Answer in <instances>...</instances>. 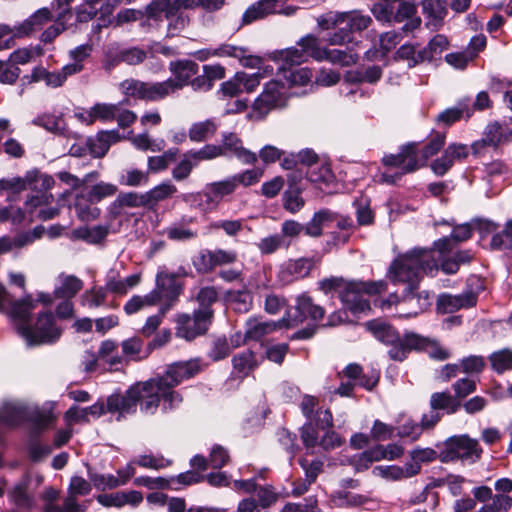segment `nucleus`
<instances>
[{"instance_id":"1","label":"nucleus","mask_w":512,"mask_h":512,"mask_svg":"<svg viewBox=\"0 0 512 512\" xmlns=\"http://www.w3.org/2000/svg\"><path fill=\"white\" fill-rule=\"evenodd\" d=\"M34 309L35 302L31 295H27L14 302L7 314L29 346L56 343L62 335V328L58 326L55 316L50 311L40 312L35 322L31 323L30 316Z\"/></svg>"},{"instance_id":"2","label":"nucleus","mask_w":512,"mask_h":512,"mask_svg":"<svg viewBox=\"0 0 512 512\" xmlns=\"http://www.w3.org/2000/svg\"><path fill=\"white\" fill-rule=\"evenodd\" d=\"M316 21L320 30L328 31L325 40L330 46L354 43V35L367 30L373 23L372 17L361 10L328 11Z\"/></svg>"},{"instance_id":"3","label":"nucleus","mask_w":512,"mask_h":512,"mask_svg":"<svg viewBox=\"0 0 512 512\" xmlns=\"http://www.w3.org/2000/svg\"><path fill=\"white\" fill-rule=\"evenodd\" d=\"M438 269L432 249L413 248L392 261L387 277L394 284H407L413 289L419 285L423 274L434 275Z\"/></svg>"},{"instance_id":"4","label":"nucleus","mask_w":512,"mask_h":512,"mask_svg":"<svg viewBox=\"0 0 512 512\" xmlns=\"http://www.w3.org/2000/svg\"><path fill=\"white\" fill-rule=\"evenodd\" d=\"M370 11L383 25L402 24L405 34L413 33L422 23L417 5L410 0H378L372 4Z\"/></svg>"},{"instance_id":"5","label":"nucleus","mask_w":512,"mask_h":512,"mask_svg":"<svg viewBox=\"0 0 512 512\" xmlns=\"http://www.w3.org/2000/svg\"><path fill=\"white\" fill-rule=\"evenodd\" d=\"M419 153V144L417 142H408L401 145L397 153L385 154L381 162L387 170L379 174L380 181L393 185L404 175L419 170L423 167Z\"/></svg>"},{"instance_id":"6","label":"nucleus","mask_w":512,"mask_h":512,"mask_svg":"<svg viewBox=\"0 0 512 512\" xmlns=\"http://www.w3.org/2000/svg\"><path fill=\"white\" fill-rule=\"evenodd\" d=\"M386 290L387 283L384 280H349L343 291L341 302L353 314L366 313L371 310L367 297L381 294Z\"/></svg>"},{"instance_id":"7","label":"nucleus","mask_w":512,"mask_h":512,"mask_svg":"<svg viewBox=\"0 0 512 512\" xmlns=\"http://www.w3.org/2000/svg\"><path fill=\"white\" fill-rule=\"evenodd\" d=\"M325 46L321 45L319 37L307 34L297 41V46L276 51L274 60L289 65H300L309 58L317 62L324 61Z\"/></svg>"},{"instance_id":"8","label":"nucleus","mask_w":512,"mask_h":512,"mask_svg":"<svg viewBox=\"0 0 512 512\" xmlns=\"http://www.w3.org/2000/svg\"><path fill=\"white\" fill-rule=\"evenodd\" d=\"M23 421L30 423L31 436H37L52 424L54 417L50 411L45 409L37 408L25 411L9 403H2V425L17 426Z\"/></svg>"},{"instance_id":"9","label":"nucleus","mask_w":512,"mask_h":512,"mask_svg":"<svg viewBox=\"0 0 512 512\" xmlns=\"http://www.w3.org/2000/svg\"><path fill=\"white\" fill-rule=\"evenodd\" d=\"M187 271L184 267H180L176 273H170L161 270L155 278V288L164 301L161 307V314H165L179 299L183 292V282L179 277L186 276Z\"/></svg>"},{"instance_id":"10","label":"nucleus","mask_w":512,"mask_h":512,"mask_svg":"<svg viewBox=\"0 0 512 512\" xmlns=\"http://www.w3.org/2000/svg\"><path fill=\"white\" fill-rule=\"evenodd\" d=\"M212 322V313L208 310H195L192 315L182 313L176 318V335L193 340L207 332Z\"/></svg>"},{"instance_id":"11","label":"nucleus","mask_w":512,"mask_h":512,"mask_svg":"<svg viewBox=\"0 0 512 512\" xmlns=\"http://www.w3.org/2000/svg\"><path fill=\"white\" fill-rule=\"evenodd\" d=\"M120 88L127 97L148 102H158L169 97L163 81L145 82L130 78L121 82Z\"/></svg>"},{"instance_id":"12","label":"nucleus","mask_w":512,"mask_h":512,"mask_svg":"<svg viewBox=\"0 0 512 512\" xmlns=\"http://www.w3.org/2000/svg\"><path fill=\"white\" fill-rule=\"evenodd\" d=\"M512 141V120L493 122L486 126L483 137L471 145L474 155H481L484 148H498L501 144Z\"/></svg>"},{"instance_id":"13","label":"nucleus","mask_w":512,"mask_h":512,"mask_svg":"<svg viewBox=\"0 0 512 512\" xmlns=\"http://www.w3.org/2000/svg\"><path fill=\"white\" fill-rule=\"evenodd\" d=\"M169 71L174 76L165 81L169 96L189 86L192 78L199 72V65L190 59H177L169 63Z\"/></svg>"},{"instance_id":"14","label":"nucleus","mask_w":512,"mask_h":512,"mask_svg":"<svg viewBox=\"0 0 512 512\" xmlns=\"http://www.w3.org/2000/svg\"><path fill=\"white\" fill-rule=\"evenodd\" d=\"M295 311V315H291L290 312L287 311L283 316L288 320L289 326H287V328H294L302 324L306 319L320 321L325 315V309L315 304L313 298L307 292H303L296 297Z\"/></svg>"},{"instance_id":"15","label":"nucleus","mask_w":512,"mask_h":512,"mask_svg":"<svg viewBox=\"0 0 512 512\" xmlns=\"http://www.w3.org/2000/svg\"><path fill=\"white\" fill-rule=\"evenodd\" d=\"M137 390V404L140 403V410L145 414H154L161 402V379L158 376L146 381L135 383Z\"/></svg>"},{"instance_id":"16","label":"nucleus","mask_w":512,"mask_h":512,"mask_svg":"<svg viewBox=\"0 0 512 512\" xmlns=\"http://www.w3.org/2000/svg\"><path fill=\"white\" fill-rule=\"evenodd\" d=\"M468 155L467 145L452 143L444 149L440 157L431 162L430 169L436 176H444L455 163L464 161Z\"/></svg>"},{"instance_id":"17","label":"nucleus","mask_w":512,"mask_h":512,"mask_svg":"<svg viewBox=\"0 0 512 512\" xmlns=\"http://www.w3.org/2000/svg\"><path fill=\"white\" fill-rule=\"evenodd\" d=\"M428 341L424 336H421L417 333L407 332L403 335V337L399 336L397 341L393 342V344H389L388 347V356L393 361H404L411 351H420Z\"/></svg>"},{"instance_id":"18","label":"nucleus","mask_w":512,"mask_h":512,"mask_svg":"<svg viewBox=\"0 0 512 512\" xmlns=\"http://www.w3.org/2000/svg\"><path fill=\"white\" fill-rule=\"evenodd\" d=\"M478 295L469 289L458 295L449 293L440 294L437 298V310L442 314L455 313L461 309H469L476 306Z\"/></svg>"},{"instance_id":"19","label":"nucleus","mask_w":512,"mask_h":512,"mask_svg":"<svg viewBox=\"0 0 512 512\" xmlns=\"http://www.w3.org/2000/svg\"><path fill=\"white\" fill-rule=\"evenodd\" d=\"M52 18V13L48 8L44 7L38 9L18 27L11 28L8 25L2 24V38L7 35L16 37L28 36L31 33L42 29V27L50 22Z\"/></svg>"},{"instance_id":"20","label":"nucleus","mask_w":512,"mask_h":512,"mask_svg":"<svg viewBox=\"0 0 512 512\" xmlns=\"http://www.w3.org/2000/svg\"><path fill=\"white\" fill-rule=\"evenodd\" d=\"M284 104V86L278 81H270L266 83L263 92L254 101L253 109L260 114H267L270 110Z\"/></svg>"},{"instance_id":"21","label":"nucleus","mask_w":512,"mask_h":512,"mask_svg":"<svg viewBox=\"0 0 512 512\" xmlns=\"http://www.w3.org/2000/svg\"><path fill=\"white\" fill-rule=\"evenodd\" d=\"M214 54L219 58L236 59L245 68L259 69L263 64V59L260 56L251 54L248 48L229 43H222L214 48Z\"/></svg>"},{"instance_id":"22","label":"nucleus","mask_w":512,"mask_h":512,"mask_svg":"<svg viewBox=\"0 0 512 512\" xmlns=\"http://www.w3.org/2000/svg\"><path fill=\"white\" fill-rule=\"evenodd\" d=\"M137 394L135 384L130 386L123 394H111L107 397V412L118 413V420L126 415L134 414L137 410Z\"/></svg>"},{"instance_id":"23","label":"nucleus","mask_w":512,"mask_h":512,"mask_svg":"<svg viewBox=\"0 0 512 512\" xmlns=\"http://www.w3.org/2000/svg\"><path fill=\"white\" fill-rule=\"evenodd\" d=\"M201 371L198 360H188L174 362L167 366L163 375H158L159 379H164L165 382L178 386L184 380H188L196 376Z\"/></svg>"},{"instance_id":"24","label":"nucleus","mask_w":512,"mask_h":512,"mask_svg":"<svg viewBox=\"0 0 512 512\" xmlns=\"http://www.w3.org/2000/svg\"><path fill=\"white\" fill-rule=\"evenodd\" d=\"M287 321L286 317L278 321H263L261 318L251 317L246 321L244 338L246 341H259L277 329L287 328Z\"/></svg>"},{"instance_id":"25","label":"nucleus","mask_w":512,"mask_h":512,"mask_svg":"<svg viewBox=\"0 0 512 512\" xmlns=\"http://www.w3.org/2000/svg\"><path fill=\"white\" fill-rule=\"evenodd\" d=\"M315 265L313 257H300L290 259L282 266L279 278L282 282L288 284L293 281L307 277Z\"/></svg>"},{"instance_id":"26","label":"nucleus","mask_w":512,"mask_h":512,"mask_svg":"<svg viewBox=\"0 0 512 512\" xmlns=\"http://www.w3.org/2000/svg\"><path fill=\"white\" fill-rule=\"evenodd\" d=\"M450 448L451 452L454 453L457 458L471 463L478 461L483 452L478 441L467 435H462L452 439Z\"/></svg>"},{"instance_id":"27","label":"nucleus","mask_w":512,"mask_h":512,"mask_svg":"<svg viewBox=\"0 0 512 512\" xmlns=\"http://www.w3.org/2000/svg\"><path fill=\"white\" fill-rule=\"evenodd\" d=\"M237 187L232 176L205 186V204L216 207L224 197L232 195Z\"/></svg>"},{"instance_id":"28","label":"nucleus","mask_w":512,"mask_h":512,"mask_svg":"<svg viewBox=\"0 0 512 512\" xmlns=\"http://www.w3.org/2000/svg\"><path fill=\"white\" fill-rule=\"evenodd\" d=\"M299 181H301V175L290 173L288 175L289 186L283 194V207L292 214L300 211L305 205V200L301 196L303 189L298 185Z\"/></svg>"},{"instance_id":"29","label":"nucleus","mask_w":512,"mask_h":512,"mask_svg":"<svg viewBox=\"0 0 512 512\" xmlns=\"http://www.w3.org/2000/svg\"><path fill=\"white\" fill-rule=\"evenodd\" d=\"M219 146L223 148L224 155L230 152L244 164H254L257 161V155L244 148L241 139L235 133L224 134Z\"/></svg>"},{"instance_id":"30","label":"nucleus","mask_w":512,"mask_h":512,"mask_svg":"<svg viewBox=\"0 0 512 512\" xmlns=\"http://www.w3.org/2000/svg\"><path fill=\"white\" fill-rule=\"evenodd\" d=\"M237 259L238 255L234 250H206L200 255L201 267L199 269L209 271L216 266L233 264Z\"/></svg>"},{"instance_id":"31","label":"nucleus","mask_w":512,"mask_h":512,"mask_svg":"<svg viewBox=\"0 0 512 512\" xmlns=\"http://www.w3.org/2000/svg\"><path fill=\"white\" fill-rule=\"evenodd\" d=\"M119 141L120 135L117 130L101 131L95 138H90L87 145L93 157L102 158L106 155L110 146Z\"/></svg>"},{"instance_id":"32","label":"nucleus","mask_w":512,"mask_h":512,"mask_svg":"<svg viewBox=\"0 0 512 512\" xmlns=\"http://www.w3.org/2000/svg\"><path fill=\"white\" fill-rule=\"evenodd\" d=\"M278 3L276 0H258L250 5L242 15V25H249L255 21L277 12Z\"/></svg>"},{"instance_id":"33","label":"nucleus","mask_w":512,"mask_h":512,"mask_svg":"<svg viewBox=\"0 0 512 512\" xmlns=\"http://www.w3.org/2000/svg\"><path fill=\"white\" fill-rule=\"evenodd\" d=\"M422 11L427 18V26L437 30L443 25L447 15L446 2L444 0H423Z\"/></svg>"},{"instance_id":"34","label":"nucleus","mask_w":512,"mask_h":512,"mask_svg":"<svg viewBox=\"0 0 512 512\" xmlns=\"http://www.w3.org/2000/svg\"><path fill=\"white\" fill-rule=\"evenodd\" d=\"M402 300L413 307V311L406 314L407 317H415L425 311L430 305V294L428 291H418L416 288L407 287L404 291Z\"/></svg>"},{"instance_id":"35","label":"nucleus","mask_w":512,"mask_h":512,"mask_svg":"<svg viewBox=\"0 0 512 512\" xmlns=\"http://www.w3.org/2000/svg\"><path fill=\"white\" fill-rule=\"evenodd\" d=\"M279 64L278 70L283 73V78L290 86H304L313 77L311 69L307 67L295 68V65L284 64V62H279Z\"/></svg>"},{"instance_id":"36","label":"nucleus","mask_w":512,"mask_h":512,"mask_svg":"<svg viewBox=\"0 0 512 512\" xmlns=\"http://www.w3.org/2000/svg\"><path fill=\"white\" fill-rule=\"evenodd\" d=\"M429 405L431 409L448 415L457 413L461 408V402L449 391L435 392L430 396Z\"/></svg>"},{"instance_id":"37","label":"nucleus","mask_w":512,"mask_h":512,"mask_svg":"<svg viewBox=\"0 0 512 512\" xmlns=\"http://www.w3.org/2000/svg\"><path fill=\"white\" fill-rule=\"evenodd\" d=\"M95 204L96 202H92L87 194L78 193L73 204L77 217L83 222L99 218L101 210Z\"/></svg>"},{"instance_id":"38","label":"nucleus","mask_w":512,"mask_h":512,"mask_svg":"<svg viewBox=\"0 0 512 512\" xmlns=\"http://www.w3.org/2000/svg\"><path fill=\"white\" fill-rule=\"evenodd\" d=\"M60 285L55 288L54 296L58 299H72L83 288V281L74 275H60Z\"/></svg>"},{"instance_id":"39","label":"nucleus","mask_w":512,"mask_h":512,"mask_svg":"<svg viewBox=\"0 0 512 512\" xmlns=\"http://www.w3.org/2000/svg\"><path fill=\"white\" fill-rule=\"evenodd\" d=\"M324 61L330 62L334 65H340L342 67H349L355 65L359 60V54L352 48L342 49H330L325 48Z\"/></svg>"},{"instance_id":"40","label":"nucleus","mask_w":512,"mask_h":512,"mask_svg":"<svg viewBox=\"0 0 512 512\" xmlns=\"http://www.w3.org/2000/svg\"><path fill=\"white\" fill-rule=\"evenodd\" d=\"M232 365L234 372L246 377L258 366L256 354L251 350L239 352L233 356Z\"/></svg>"},{"instance_id":"41","label":"nucleus","mask_w":512,"mask_h":512,"mask_svg":"<svg viewBox=\"0 0 512 512\" xmlns=\"http://www.w3.org/2000/svg\"><path fill=\"white\" fill-rule=\"evenodd\" d=\"M473 257L471 250H459L451 257L442 258L440 268L445 274L452 275L458 272L461 265L469 264Z\"/></svg>"},{"instance_id":"42","label":"nucleus","mask_w":512,"mask_h":512,"mask_svg":"<svg viewBox=\"0 0 512 512\" xmlns=\"http://www.w3.org/2000/svg\"><path fill=\"white\" fill-rule=\"evenodd\" d=\"M367 327L373 333L375 338L386 346L393 344V342L397 341V338L400 336L395 328L382 321H370L367 323Z\"/></svg>"},{"instance_id":"43","label":"nucleus","mask_w":512,"mask_h":512,"mask_svg":"<svg viewBox=\"0 0 512 512\" xmlns=\"http://www.w3.org/2000/svg\"><path fill=\"white\" fill-rule=\"evenodd\" d=\"M307 179L317 185L320 189L329 186L334 180V175L330 166L319 162L312 168L306 170Z\"/></svg>"},{"instance_id":"44","label":"nucleus","mask_w":512,"mask_h":512,"mask_svg":"<svg viewBox=\"0 0 512 512\" xmlns=\"http://www.w3.org/2000/svg\"><path fill=\"white\" fill-rule=\"evenodd\" d=\"M218 129V124L212 120L196 122L191 125L188 131L189 139L193 142H204L213 137Z\"/></svg>"},{"instance_id":"45","label":"nucleus","mask_w":512,"mask_h":512,"mask_svg":"<svg viewBox=\"0 0 512 512\" xmlns=\"http://www.w3.org/2000/svg\"><path fill=\"white\" fill-rule=\"evenodd\" d=\"M118 344L115 340L107 339L101 342L97 356L111 367L124 365V357L117 353Z\"/></svg>"},{"instance_id":"46","label":"nucleus","mask_w":512,"mask_h":512,"mask_svg":"<svg viewBox=\"0 0 512 512\" xmlns=\"http://www.w3.org/2000/svg\"><path fill=\"white\" fill-rule=\"evenodd\" d=\"M334 219L333 213L328 209H322L314 213L311 220L304 225V233L310 237H320L322 235L323 227L327 222Z\"/></svg>"},{"instance_id":"47","label":"nucleus","mask_w":512,"mask_h":512,"mask_svg":"<svg viewBox=\"0 0 512 512\" xmlns=\"http://www.w3.org/2000/svg\"><path fill=\"white\" fill-rule=\"evenodd\" d=\"M177 192V187L170 181H164L145 193L148 208H153L158 202L172 197Z\"/></svg>"},{"instance_id":"48","label":"nucleus","mask_w":512,"mask_h":512,"mask_svg":"<svg viewBox=\"0 0 512 512\" xmlns=\"http://www.w3.org/2000/svg\"><path fill=\"white\" fill-rule=\"evenodd\" d=\"M472 115V110L469 108V104L466 101H460L456 106L447 108L443 112H441L437 116V121L440 123H444L449 126L456 121H459L461 118L466 117L470 118Z\"/></svg>"},{"instance_id":"49","label":"nucleus","mask_w":512,"mask_h":512,"mask_svg":"<svg viewBox=\"0 0 512 512\" xmlns=\"http://www.w3.org/2000/svg\"><path fill=\"white\" fill-rule=\"evenodd\" d=\"M29 479L25 478L17 483L10 492L11 501L23 509H31L34 506V497L28 493Z\"/></svg>"},{"instance_id":"50","label":"nucleus","mask_w":512,"mask_h":512,"mask_svg":"<svg viewBox=\"0 0 512 512\" xmlns=\"http://www.w3.org/2000/svg\"><path fill=\"white\" fill-rule=\"evenodd\" d=\"M74 234L78 239L86 241L89 244H99L104 241L109 234V226L96 225L91 228L80 227L75 230Z\"/></svg>"},{"instance_id":"51","label":"nucleus","mask_w":512,"mask_h":512,"mask_svg":"<svg viewBox=\"0 0 512 512\" xmlns=\"http://www.w3.org/2000/svg\"><path fill=\"white\" fill-rule=\"evenodd\" d=\"M491 368L497 374L512 370V349L504 348L491 353L488 357Z\"/></svg>"},{"instance_id":"52","label":"nucleus","mask_w":512,"mask_h":512,"mask_svg":"<svg viewBox=\"0 0 512 512\" xmlns=\"http://www.w3.org/2000/svg\"><path fill=\"white\" fill-rule=\"evenodd\" d=\"M395 57L400 60H406L410 68L427 61L426 52L423 49L416 51V47L410 43L401 45L396 51Z\"/></svg>"},{"instance_id":"53","label":"nucleus","mask_w":512,"mask_h":512,"mask_svg":"<svg viewBox=\"0 0 512 512\" xmlns=\"http://www.w3.org/2000/svg\"><path fill=\"white\" fill-rule=\"evenodd\" d=\"M446 133L435 131L431 134L429 141L424 145L419 155L423 166H425L427 160L432 156L436 155L445 145Z\"/></svg>"},{"instance_id":"54","label":"nucleus","mask_w":512,"mask_h":512,"mask_svg":"<svg viewBox=\"0 0 512 512\" xmlns=\"http://www.w3.org/2000/svg\"><path fill=\"white\" fill-rule=\"evenodd\" d=\"M107 296V289L103 286H93L82 294L81 304L88 308H98L105 305Z\"/></svg>"},{"instance_id":"55","label":"nucleus","mask_w":512,"mask_h":512,"mask_svg":"<svg viewBox=\"0 0 512 512\" xmlns=\"http://www.w3.org/2000/svg\"><path fill=\"white\" fill-rule=\"evenodd\" d=\"M175 386L165 382L164 379H161V400L163 401V409L174 410L180 406L183 401L182 395L175 391L173 388Z\"/></svg>"},{"instance_id":"56","label":"nucleus","mask_w":512,"mask_h":512,"mask_svg":"<svg viewBox=\"0 0 512 512\" xmlns=\"http://www.w3.org/2000/svg\"><path fill=\"white\" fill-rule=\"evenodd\" d=\"M289 246L290 242H286L284 237L281 236L280 234H273L265 238H262L260 242L257 244L259 251L263 255L273 254L281 248L288 249Z\"/></svg>"},{"instance_id":"57","label":"nucleus","mask_w":512,"mask_h":512,"mask_svg":"<svg viewBox=\"0 0 512 512\" xmlns=\"http://www.w3.org/2000/svg\"><path fill=\"white\" fill-rule=\"evenodd\" d=\"M72 26V22L64 19L63 15H56L54 24L45 29L41 36V42L47 44L52 43L63 31Z\"/></svg>"},{"instance_id":"58","label":"nucleus","mask_w":512,"mask_h":512,"mask_svg":"<svg viewBox=\"0 0 512 512\" xmlns=\"http://www.w3.org/2000/svg\"><path fill=\"white\" fill-rule=\"evenodd\" d=\"M122 348V357H124V364H127L128 361H139L142 359L140 353L143 348V341L140 337H131L128 338L121 343Z\"/></svg>"},{"instance_id":"59","label":"nucleus","mask_w":512,"mask_h":512,"mask_svg":"<svg viewBox=\"0 0 512 512\" xmlns=\"http://www.w3.org/2000/svg\"><path fill=\"white\" fill-rule=\"evenodd\" d=\"M121 0H106L101 3L100 7L97 8V24L94 30H99L103 27H108L113 22V12Z\"/></svg>"},{"instance_id":"60","label":"nucleus","mask_w":512,"mask_h":512,"mask_svg":"<svg viewBox=\"0 0 512 512\" xmlns=\"http://www.w3.org/2000/svg\"><path fill=\"white\" fill-rule=\"evenodd\" d=\"M512 508V497L495 494L494 498L482 505L476 512H508Z\"/></svg>"},{"instance_id":"61","label":"nucleus","mask_w":512,"mask_h":512,"mask_svg":"<svg viewBox=\"0 0 512 512\" xmlns=\"http://www.w3.org/2000/svg\"><path fill=\"white\" fill-rule=\"evenodd\" d=\"M349 280H345L342 277H329L322 279L318 282V288L324 294L328 295L330 293H337L339 299L341 300L343 291L346 289L347 283Z\"/></svg>"},{"instance_id":"62","label":"nucleus","mask_w":512,"mask_h":512,"mask_svg":"<svg viewBox=\"0 0 512 512\" xmlns=\"http://www.w3.org/2000/svg\"><path fill=\"white\" fill-rule=\"evenodd\" d=\"M491 247L498 250H512V219L506 222L501 232L493 235Z\"/></svg>"},{"instance_id":"63","label":"nucleus","mask_w":512,"mask_h":512,"mask_svg":"<svg viewBox=\"0 0 512 512\" xmlns=\"http://www.w3.org/2000/svg\"><path fill=\"white\" fill-rule=\"evenodd\" d=\"M461 371L467 375H478L486 367V360L480 355H470L460 360Z\"/></svg>"},{"instance_id":"64","label":"nucleus","mask_w":512,"mask_h":512,"mask_svg":"<svg viewBox=\"0 0 512 512\" xmlns=\"http://www.w3.org/2000/svg\"><path fill=\"white\" fill-rule=\"evenodd\" d=\"M318 427L311 421H307L300 429V437L307 450L314 449L319 445Z\"/></svg>"}]
</instances>
